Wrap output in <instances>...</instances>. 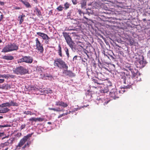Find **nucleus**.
<instances>
[{"instance_id": "nucleus-22", "label": "nucleus", "mask_w": 150, "mask_h": 150, "mask_svg": "<svg viewBox=\"0 0 150 150\" xmlns=\"http://www.w3.org/2000/svg\"><path fill=\"white\" fill-rule=\"evenodd\" d=\"M15 76L12 75H10L8 74H4L3 75V78H4L6 79H7L9 78H13Z\"/></svg>"}, {"instance_id": "nucleus-43", "label": "nucleus", "mask_w": 150, "mask_h": 150, "mask_svg": "<svg viewBox=\"0 0 150 150\" xmlns=\"http://www.w3.org/2000/svg\"><path fill=\"white\" fill-rule=\"evenodd\" d=\"M30 144V142H27V143L25 144V145H26V147H29Z\"/></svg>"}, {"instance_id": "nucleus-47", "label": "nucleus", "mask_w": 150, "mask_h": 150, "mask_svg": "<svg viewBox=\"0 0 150 150\" xmlns=\"http://www.w3.org/2000/svg\"><path fill=\"white\" fill-rule=\"evenodd\" d=\"M45 40V42L47 44H48L49 42V39H46Z\"/></svg>"}, {"instance_id": "nucleus-53", "label": "nucleus", "mask_w": 150, "mask_h": 150, "mask_svg": "<svg viewBox=\"0 0 150 150\" xmlns=\"http://www.w3.org/2000/svg\"><path fill=\"white\" fill-rule=\"evenodd\" d=\"M26 147V145H25L22 147V149H25Z\"/></svg>"}, {"instance_id": "nucleus-16", "label": "nucleus", "mask_w": 150, "mask_h": 150, "mask_svg": "<svg viewBox=\"0 0 150 150\" xmlns=\"http://www.w3.org/2000/svg\"><path fill=\"white\" fill-rule=\"evenodd\" d=\"M37 34L39 36L41 37L44 40L49 39L50 38L46 34L40 32H37Z\"/></svg>"}, {"instance_id": "nucleus-50", "label": "nucleus", "mask_w": 150, "mask_h": 150, "mask_svg": "<svg viewBox=\"0 0 150 150\" xmlns=\"http://www.w3.org/2000/svg\"><path fill=\"white\" fill-rule=\"evenodd\" d=\"M4 87H5L4 85H3L2 87H0V88H1L2 89H4Z\"/></svg>"}, {"instance_id": "nucleus-35", "label": "nucleus", "mask_w": 150, "mask_h": 150, "mask_svg": "<svg viewBox=\"0 0 150 150\" xmlns=\"http://www.w3.org/2000/svg\"><path fill=\"white\" fill-rule=\"evenodd\" d=\"M69 4L67 2L64 4V7L66 9H67L69 7Z\"/></svg>"}, {"instance_id": "nucleus-27", "label": "nucleus", "mask_w": 150, "mask_h": 150, "mask_svg": "<svg viewBox=\"0 0 150 150\" xmlns=\"http://www.w3.org/2000/svg\"><path fill=\"white\" fill-rule=\"evenodd\" d=\"M21 1L24 4L25 6L26 7H28L30 6V5L29 4L27 1H25L23 0H21Z\"/></svg>"}, {"instance_id": "nucleus-49", "label": "nucleus", "mask_w": 150, "mask_h": 150, "mask_svg": "<svg viewBox=\"0 0 150 150\" xmlns=\"http://www.w3.org/2000/svg\"><path fill=\"white\" fill-rule=\"evenodd\" d=\"M0 4L1 5H3L4 4V3L0 1Z\"/></svg>"}, {"instance_id": "nucleus-7", "label": "nucleus", "mask_w": 150, "mask_h": 150, "mask_svg": "<svg viewBox=\"0 0 150 150\" xmlns=\"http://www.w3.org/2000/svg\"><path fill=\"white\" fill-rule=\"evenodd\" d=\"M33 134V133L28 134L26 136H25L20 141L18 145L16 146V149L14 150H18L20 149V148L26 142L28 139L31 137Z\"/></svg>"}, {"instance_id": "nucleus-36", "label": "nucleus", "mask_w": 150, "mask_h": 150, "mask_svg": "<svg viewBox=\"0 0 150 150\" xmlns=\"http://www.w3.org/2000/svg\"><path fill=\"white\" fill-rule=\"evenodd\" d=\"M44 120V119L41 117L36 118V121L42 122Z\"/></svg>"}, {"instance_id": "nucleus-51", "label": "nucleus", "mask_w": 150, "mask_h": 150, "mask_svg": "<svg viewBox=\"0 0 150 150\" xmlns=\"http://www.w3.org/2000/svg\"><path fill=\"white\" fill-rule=\"evenodd\" d=\"M109 102V101H108L106 102H105L104 103V105H105L107 104Z\"/></svg>"}, {"instance_id": "nucleus-52", "label": "nucleus", "mask_w": 150, "mask_h": 150, "mask_svg": "<svg viewBox=\"0 0 150 150\" xmlns=\"http://www.w3.org/2000/svg\"><path fill=\"white\" fill-rule=\"evenodd\" d=\"M147 54H148V56H150V50L149 51L148 53Z\"/></svg>"}, {"instance_id": "nucleus-8", "label": "nucleus", "mask_w": 150, "mask_h": 150, "mask_svg": "<svg viewBox=\"0 0 150 150\" xmlns=\"http://www.w3.org/2000/svg\"><path fill=\"white\" fill-rule=\"evenodd\" d=\"M109 95L112 99H115L119 98L120 95V92L116 89L113 88L110 90Z\"/></svg>"}, {"instance_id": "nucleus-29", "label": "nucleus", "mask_w": 150, "mask_h": 150, "mask_svg": "<svg viewBox=\"0 0 150 150\" xmlns=\"http://www.w3.org/2000/svg\"><path fill=\"white\" fill-rule=\"evenodd\" d=\"M35 12L38 16H40L41 14V12L37 8H35Z\"/></svg>"}, {"instance_id": "nucleus-26", "label": "nucleus", "mask_w": 150, "mask_h": 150, "mask_svg": "<svg viewBox=\"0 0 150 150\" xmlns=\"http://www.w3.org/2000/svg\"><path fill=\"white\" fill-rule=\"evenodd\" d=\"M58 53L59 54V55L60 57H62V48L61 47V46L60 45H59L58 46Z\"/></svg>"}, {"instance_id": "nucleus-57", "label": "nucleus", "mask_w": 150, "mask_h": 150, "mask_svg": "<svg viewBox=\"0 0 150 150\" xmlns=\"http://www.w3.org/2000/svg\"><path fill=\"white\" fill-rule=\"evenodd\" d=\"M3 118V117L2 116H0V119H2Z\"/></svg>"}, {"instance_id": "nucleus-44", "label": "nucleus", "mask_w": 150, "mask_h": 150, "mask_svg": "<svg viewBox=\"0 0 150 150\" xmlns=\"http://www.w3.org/2000/svg\"><path fill=\"white\" fill-rule=\"evenodd\" d=\"M4 81V79H0V83H3Z\"/></svg>"}, {"instance_id": "nucleus-10", "label": "nucleus", "mask_w": 150, "mask_h": 150, "mask_svg": "<svg viewBox=\"0 0 150 150\" xmlns=\"http://www.w3.org/2000/svg\"><path fill=\"white\" fill-rule=\"evenodd\" d=\"M62 34L67 44L70 47H72L73 46V42L72 41L71 38L69 36L68 33L66 32H63L62 33Z\"/></svg>"}, {"instance_id": "nucleus-15", "label": "nucleus", "mask_w": 150, "mask_h": 150, "mask_svg": "<svg viewBox=\"0 0 150 150\" xmlns=\"http://www.w3.org/2000/svg\"><path fill=\"white\" fill-rule=\"evenodd\" d=\"M55 105L62 107L63 108H65L68 106V104L62 101L59 100L55 102Z\"/></svg>"}, {"instance_id": "nucleus-34", "label": "nucleus", "mask_w": 150, "mask_h": 150, "mask_svg": "<svg viewBox=\"0 0 150 150\" xmlns=\"http://www.w3.org/2000/svg\"><path fill=\"white\" fill-rule=\"evenodd\" d=\"M29 120L30 122H36V118L31 117L29 119Z\"/></svg>"}, {"instance_id": "nucleus-2", "label": "nucleus", "mask_w": 150, "mask_h": 150, "mask_svg": "<svg viewBox=\"0 0 150 150\" xmlns=\"http://www.w3.org/2000/svg\"><path fill=\"white\" fill-rule=\"evenodd\" d=\"M122 78L123 79V83L125 84L122 87L123 88H130L135 83L132 76H131L129 74H125L124 78L123 77Z\"/></svg>"}, {"instance_id": "nucleus-31", "label": "nucleus", "mask_w": 150, "mask_h": 150, "mask_svg": "<svg viewBox=\"0 0 150 150\" xmlns=\"http://www.w3.org/2000/svg\"><path fill=\"white\" fill-rule=\"evenodd\" d=\"M36 69L38 70V71L40 72V73H41L42 72V67L41 66H37Z\"/></svg>"}, {"instance_id": "nucleus-42", "label": "nucleus", "mask_w": 150, "mask_h": 150, "mask_svg": "<svg viewBox=\"0 0 150 150\" xmlns=\"http://www.w3.org/2000/svg\"><path fill=\"white\" fill-rule=\"evenodd\" d=\"M140 65H142L143 66H144V65H145V64H144V62L143 61H140L139 62Z\"/></svg>"}, {"instance_id": "nucleus-37", "label": "nucleus", "mask_w": 150, "mask_h": 150, "mask_svg": "<svg viewBox=\"0 0 150 150\" xmlns=\"http://www.w3.org/2000/svg\"><path fill=\"white\" fill-rule=\"evenodd\" d=\"M46 92L45 93H52V90L50 88L47 89V90H46Z\"/></svg>"}, {"instance_id": "nucleus-46", "label": "nucleus", "mask_w": 150, "mask_h": 150, "mask_svg": "<svg viewBox=\"0 0 150 150\" xmlns=\"http://www.w3.org/2000/svg\"><path fill=\"white\" fill-rule=\"evenodd\" d=\"M77 56H75L73 58V60L74 61L75 60L77 59Z\"/></svg>"}, {"instance_id": "nucleus-23", "label": "nucleus", "mask_w": 150, "mask_h": 150, "mask_svg": "<svg viewBox=\"0 0 150 150\" xmlns=\"http://www.w3.org/2000/svg\"><path fill=\"white\" fill-rule=\"evenodd\" d=\"M10 107L11 106H18L19 105V104L18 103L14 102L12 100L9 103Z\"/></svg>"}, {"instance_id": "nucleus-25", "label": "nucleus", "mask_w": 150, "mask_h": 150, "mask_svg": "<svg viewBox=\"0 0 150 150\" xmlns=\"http://www.w3.org/2000/svg\"><path fill=\"white\" fill-rule=\"evenodd\" d=\"M9 144V143L8 141L5 142L4 143H1L0 144V146L2 147H4L5 146H8Z\"/></svg>"}, {"instance_id": "nucleus-32", "label": "nucleus", "mask_w": 150, "mask_h": 150, "mask_svg": "<svg viewBox=\"0 0 150 150\" xmlns=\"http://www.w3.org/2000/svg\"><path fill=\"white\" fill-rule=\"evenodd\" d=\"M64 8V7L61 6H59L57 8V9L59 11H62Z\"/></svg>"}, {"instance_id": "nucleus-30", "label": "nucleus", "mask_w": 150, "mask_h": 150, "mask_svg": "<svg viewBox=\"0 0 150 150\" xmlns=\"http://www.w3.org/2000/svg\"><path fill=\"white\" fill-rule=\"evenodd\" d=\"M24 114L26 115H33L34 114L33 112H32L30 111H25Z\"/></svg>"}, {"instance_id": "nucleus-11", "label": "nucleus", "mask_w": 150, "mask_h": 150, "mask_svg": "<svg viewBox=\"0 0 150 150\" xmlns=\"http://www.w3.org/2000/svg\"><path fill=\"white\" fill-rule=\"evenodd\" d=\"M33 61V59L30 57L24 56L18 60V63L25 62L26 63H31Z\"/></svg>"}, {"instance_id": "nucleus-38", "label": "nucleus", "mask_w": 150, "mask_h": 150, "mask_svg": "<svg viewBox=\"0 0 150 150\" xmlns=\"http://www.w3.org/2000/svg\"><path fill=\"white\" fill-rule=\"evenodd\" d=\"M70 16H71V13L70 12H68V13H67V18H70L71 19V17H70Z\"/></svg>"}, {"instance_id": "nucleus-63", "label": "nucleus", "mask_w": 150, "mask_h": 150, "mask_svg": "<svg viewBox=\"0 0 150 150\" xmlns=\"http://www.w3.org/2000/svg\"><path fill=\"white\" fill-rule=\"evenodd\" d=\"M73 70H74V67H73Z\"/></svg>"}, {"instance_id": "nucleus-28", "label": "nucleus", "mask_w": 150, "mask_h": 150, "mask_svg": "<svg viewBox=\"0 0 150 150\" xmlns=\"http://www.w3.org/2000/svg\"><path fill=\"white\" fill-rule=\"evenodd\" d=\"M64 50L67 55V58L69 59L70 57L68 48L67 47H65L64 48Z\"/></svg>"}, {"instance_id": "nucleus-33", "label": "nucleus", "mask_w": 150, "mask_h": 150, "mask_svg": "<svg viewBox=\"0 0 150 150\" xmlns=\"http://www.w3.org/2000/svg\"><path fill=\"white\" fill-rule=\"evenodd\" d=\"M5 87H4V88L5 89H8L11 88V86L10 85L8 84H6L4 85Z\"/></svg>"}, {"instance_id": "nucleus-14", "label": "nucleus", "mask_w": 150, "mask_h": 150, "mask_svg": "<svg viewBox=\"0 0 150 150\" xmlns=\"http://www.w3.org/2000/svg\"><path fill=\"white\" fill-rule=\"evenodd\" d=\"M54 64L55 65H56V66H59V65L64 66L65 65V62L62 59L59 58H57L55 60Z\"/></svg>"}, {"instance_id": "nucleus-6", "label": "nucleus", "mask_w": 150, "mask_h": 150, "mask_svg": "<svg viewBox=\"0 0 150 150\" xmlns=\"http://www.w3.org/2000/svg\"><path fill=\"white\" fill-rule=\"evenodd\" d=\"M18 49V46L15 43L10 44L5 46L3 49L2 52H6Z\"/></svg>"}, {"instance_id": "nucleus-20", "label": "nucleus", "mask_w": 150, "mask_h": 150, "mask_svg": "<svg viewBox=\"0 0 150 150\" xmlns=\"http://www.w3.org/2000/svg\"><path fill=\"white\" fill-rule=\"evenodd\" d=\"M66 111V113H63L62 114L59 115L58 116V118H59L62 117L64 116L65 115H67L68 114H70L71 112V111H69V112H68V110H67Z\"/></svg>"}, {"instance_id": "nucleus-13", "label": "nucleus", "mask_w": 150, "mask_h": 150, "mask_svg": "<svg viewBox=\"0 0 150 150\" xmlns=\"http://www.w3.org/2000/svg\"><path fill=\"white\" fill-rule=\"evenodd\" d=\"M100 69L103 71L107 70L112 73V71H115V66H108V68H105L103 66H98Z\"/></svg>"}, {"instance_id": "nucleus-54", "label": "nucleus", "mask_w": 150, "mask_h": 150, "mask_svg": "<svg viewBox=\"0 0 150 150\" xmlns=\"http://www.w3.org/2000/svg\"><path fill=\"white\" fill-rule=\"evenodd\" d=\"M15 9H20V8L19 7H16L15 8Z\"/></svg>"}, {"instance_id": "nucleus-56", "label": "nucleus", "mask_w": 150, "mask_h": 150, "mask_svg": "<svg viewBox=\"0 0 150 150\" xmlns=\"http://www.w3.org/2000/svg\"><path fill=\"white\" fill-rule=\"evenodd\" d=\"M47 124L49 125H51V124L52 123L51 122H47Z\"/></svg>"}, {"instance_id": "nucleus-62", "label": "nucleus", "mask_w": 150, "mask_h": 150, "mask_svg": "<svg viewBox=\"0 0 150 150\" xmlns=\"http://www.w3.org/2000/svg\"><path fill=\"white\" fill-rule=\"evenodd\" d=\"M0 113H1V110L0 109Z\"/></svg>"}, {"instance_id": "nucleus-60", "label": "nucleus", "mask_w": 150, "mask_h": 150, "mask_svg": "<svg viewBox=\"0 0 150 150\" xmlns=\"http://www.w3.org/2000/svg\"><path fill=\"white\" fill-rule=\"evenodd\" d=\"M8 147L6 148L4 150H7L8 149Z\"/></svg>"}, {"instance_id": "nucleus-58", "label": "nucleus", "mask_w": 150, "mask_h": 150, "mask_svg": "<svg viewBox=\"0 0 150 150\" xmlns=\"http://www.w3.org/2000/svg\"><path fill=\"white\" fill-rule=\"evenodd\" d=\"M1 19H0V20H1V19H2V17H3V16L1 15Z\"/></svg>"}, {"instance_id": "nucleus-21", "label": "nucleus", "mask_w": 150, "mask_h": 150, "mask_svg": "<svg viewBox=\"0 0 150 150\" xmlns=\"http://www.w3.org/2000/svg\"><path fill=\"white\" fill-rule=\"evenodd\" d=\"M3 58L8 60H11L13 59V57L11 55H5L4 56Z\"/></svg>"}, {"instance_id": "nucleus-3", "label": "nucleus", "mask_w": 150, "mask_h": 150, "mask_svg": "<svg viewBox=\"0 0 150 150\" xmlns=\"http://www.w3.org/2000/svg\"><path fill=\"white\" fill-rule=\"evenodd\" d=\"M112 83L111 81L108 80V79L103 83L102 85H100L98 87L102 88L101 92L104 93H107L110 90L113 88Z\"/></svg>"}, {"instance_id": "nucleus-4", "label": "nucleus", "mask_w": 150, "mask_h": 150, "mask_svg": "<svg viewBox=\"0 0 150 150\" xmlns=\"http://www.w3.org/2000/svg\"><path fill=\"white\" fill-rule=\"evenodd\" d=\"M132 66H129L127 67L128 69L130 71L133 77V79L134 82L140 81H141L140 75L138 74L137 69L135 68H131Z\"/></svg>"}, {"instance_id": "nucleus-17", "label": "nucleus", "mask_w": 150, "mask_h": 150, "mask_svg": "<svg viewBox=\"0 0 150 150\" xmlns=\"http://www.w3.org/2000/svg\"><path fill=\"white\" fill-rule=\"evenodd\" d=\"M49 109L50 110H53L57 112H63L65 110L63 108H49Z\"/></svg>"}, {"instance_id": "nucleus-24", "label": "nucleus", "mask_w": 150, "mask_h": 150, "mask_svg": "<svg viewBox=\"0 0 150 150\" xmlns=\"http://www.w3.org/2000/svg\"><path fill=\"white\" fill-rule=\"evenodd\" d=\"M10 107V104L9 103L7 102L5 103H3L0 105V107Z\"/></svg>"}, {"instance_id": "nucleus-39", "label": "nucleus", "mask_w": 150, "mask_h": 150, "mask_svg": "<svg viewBox=\"0 0 150 150\" xmlns=\"http://www.w3.org/2000/svg\"><path fill=\"white\" fill-rule=\"evenodd\" d=\"M25 126H26V125L25 124L22 125L20 127V129H22L24 128L25 127Z\"/></svg>"}, {"instance_id": "nucleus-59", "label": "nucleus", "mask_w": 150, "mask_h": 150, "mask_svg": "<svg viewBox=\"0 0 150 150\" xmlns=\"http://www.w3.org/2000/svg\"><path fill=\"white\" fill-rule=\"evenodd\" d=\"M7 137H7H3V138H2V139H4V138H7V137Z\"/></svg>"}, {"instance_id": "nucleus-5", "label": "nucleus", "mask_w": 150, "mask_h": 150, "mask_svg": "<svg viewBox=\"0 0 150 150\" xmlns=\"http://www.w3.org/2000/svg\"><path fill=\"white\" fill-rule=\"evenodd\" d=\"M13 71L14 74L21 75L28 73V72L27 69L22 66L16 67L13 68Z\"/></svg>"}, {"instance_id": "nucleus-18", "label": "nucleus", "mask_w": 150, "mask_h": 150, "mask_svg": "<svg viewBox=\"0 0 150 150\" xmlns=\"http://www.w3.org/2000/svg\"><path fill=\"white\" fill-rule=\"evenodd\" d=\"M25 15L23 14L20 15L18 17V20L19 21V24H21L24 20V18L25 17Z\"/></svg>"}, {"instance_id": "nucleus-55", "label": "nucleus", "mask_w": 150, "mask_h": 150, "mask_svg": "<svg viewBox=\"0 0 150 150\" xmlns=\"http://www.w3.org/2000/svg\"><path fill=\"white\" fill-rule=\"evenodd\" d=\"M3 75L0 74V78H3Z\"/></svg>"}, {"instance_id": "nucleus-45", "label": "nucleus", "mask_w": 150, "mask_h": 150, "mask_svg": "<svg viewBox=\"0 0 150 150\" xmlns=\"http://www.w3.org/2000/svg\"><path fill=\"white\" fill-rule=\"evenodd\" d=\"M8 127V125H0V128L1 127Z\"/></svg>"}, {"instance_id": "nucleus-48", "label": "nucleus", "mask_w": 150, "mask_h": 150, "mask_svg": "<svg viewBox=\"0 0 150 150\" xmlns=\"http://www.w3.org/2000/svg\"><path fill=\"white\" fill-rule=\"evenodd\" d=\"M86 96V97H87V96L89 97L90 98H91V97H92L91 95H90L89 94H87Z\"/></svg>"}, {"instance_id": "nucleus-19", "label": "nucleus", "mask_w": 150, "mask_h": 150, "mask_svg": "<svg viewBox=\"0 0 150 150\" xmlns=\"http://www.w3.org/2000/svg\"><path fill=\"white\" fill-rule=\"evenodd\" d=\"M1 110V113H6L10 110V109L8 108H2Z\"/></svg>"}, {"instance_id": "nucleus-40", "label": "nucleus", "mask_w": 150, "mask_h": 150, "mask_svg": "<svg viewBox=\"0 0 150 150\" xmlns=\"http://www.w3.org/2000/svg\"><path fill=\"white\" fill-rule=\"evenodd\" d=\"M73 4L75 5L77 4V1L76 0H71Z\"/></svg>"}, {"instance_id": "nucleus-12", "label": "nucleus", "mask_w": 150, "mask_h": 150, "mask_svg": "<svg viewBox=\"0 0 150 150\" xmlns=\"http://www.w3.org/2000/svg\"><path fill=\"white\" fill-rule=\"evenodd\" d=\"M35 41L36 42L35 46L36 50L40 53H42L44 50L42 45L40 43V41L38 40V38H36Z\"/></svg>"}, {"instance_id": "nucleus-1", "label": "nucleus", "mask_w": 150, "mask_h": 150, "mask_svg": "<svg viewBox=\"0 0 150 150\" xmlns=\"http://www.w3.org/2000/svg\"><path fill=\"white\" fill-rule=\"evenodd\" d=\"M96 68H97L99 72H97V76L92 78V83L94 84L96 86L95 87H99L100 85H102L104 81L108 79L107 76L108 75L103 72L105 71L100 69L98 66L97 67L95 66ZM94 87V86H93Z\"/></svg>"}, {"instance_id": "nucleus-41", "label": "nucleus", "mask_w": 150, "mask_h": 150, "mask_svg": "<svg viewBox=\"0 0 150 150\" xmlns=\"http://www.w3.org/2000/svg\"><path fill=\"white\" fill-rule=\"evenodd\" d=\"M81 6H82V8L84 6L86 5V2H85V1H84L83 2V3H81Z\"/></svg>"}, {"instance_id": "nucleus-9", "label": "nucleus", "mask_w": 150, "mask_h": 150, "mask_svg": "<svg viewBox=\"0 0 150 150\" xmlns=\"http://www.w3.org/2000/svg\"><path fill=\"white\" fill-rule=\"evenodd\" d=\"M62 69L63 70V73L66 75L70 77H73L75 76V74L71 71L67 70L68 66H61L60 68Z\"/></svg>"}, {"instance_id": "nucleus-61", "label": "nucleus", "mask_w": 150, "mask_h": 150, "mask_svg": "<svg viewBox=\"0 0 150 150\" xmlns=\"http://www.w3.org/2000/svg\"><path fill=\"white\" fill-rule=\"evenodd\" d=\"M2 42L1 40L0 39V43Z\"/></svg>"}]
</instances>
